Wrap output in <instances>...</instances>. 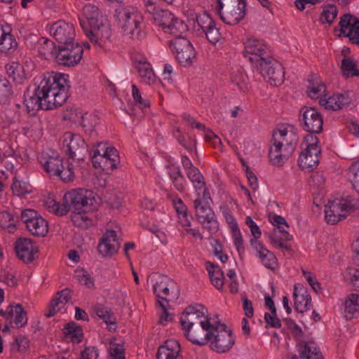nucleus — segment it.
Returning <instances> with one entry per match:
<instances>
[{"instance_id": "37998d69", "label": "nucleus", "mask_w": 359, "mask_h": 359, "mask_svg": "<svg viewBox=\"0 0 359 359\" xmlns=\"http://www.w3.org/2000/svg\"><path fill=\"white\" fill-rule=\"evenodd\" d=\"M65 334L69 335L72 341L75 343H80L83 339V329L75 323H68L65 327Z\"/></svg>"}, {"instance_id": "aec40b11", "label": "nucleus", "mask_w": 359, "mask_h": 359, "mask_svg": "<svg viewBox=\"0 0 359 359\" xmlns=\"http://www.w3.org/2000/svg\"><path fill=\"white\" fill-rule=\"evenodd\" d=\"M50 33L60 45L74 41L75 31L71 23L62 20L56 22L52 25Z\"/></svg>"}, {"instance_id": "c03bdc74", "label": "nucleus", "mask_w": 359, "mask_h": 359, "mask_svg": "<svg viewBox=\"0 0 359 359\" xmlns=\"http://www.w3.org/2000/svg\"><path fill=\"white\" fill-rule=\"evenodd\" d=\"M94 312L107 325H115L116 323V318L111 311L103 306L99 305L94 308Z\"/></svg>"}, {"instance_id": "8fccbe9b", "label": "nucleus", "mask_w": 359, "mask_h": 359, "mask_svg": "<svg viewBox=\"0 0 359 359\" xmlns=\"http://www.w3.org/2000/svg\"><path fill=\"white\" fill-rule=\"evenodd\" d=\"M337 15V8L334 5H327L324 7L320 17L323 23L331 25Z\"/></svg>"}, {"instance_id": "a211bd4d", "label": "nucleus", "mask_w": 359, "mask_h": 359, "mask_svg": "<svg viewBox=\"0 0 359 359\" xmlns=\"http://www.w3.org/2000/svg\"><path fill=\"white\" fill-rule=\"evenodd\" d=\"M215 323L208 320V325L204 326L195 325L184 329V336L193 344L204 346L212 338Z\"/></svg>"}, {"instance_id": "7ed1b4c3", "label": "nucleus", "mask_w": 359, "mask_h": 359, "mask_svg": "<svg viewBox=\"0 0 359 359\" xmlns=\"http://www.w3.org/2000/svg\"><path fill=\"white\" fill-rule=\"evenodd\" d=\"M299 141V136L293 127L274 131L269 157L276 165H282L293 154Z\"/></svg>"}, {"instance_id": "5701e85b", "label": "nucleus", "mask_w": 359, "mask_h": 359, "mask_svg": "<svg viewBox=\"0 0 359 359\" xmlns=\"http://www.w3.org/2000/svg\"><path fill=\"white\" fill-rule=\"evenodd\" d=\"M18 48V42L11 34L8 26L0 25V52L5 54L13 53Z\"/></svg>"}, {"instance_id": "680f3d73", "label": "nucleus", "mask_w": 359, "mask_h": 359, "mask_svg": "<svg viewBox=\"0 0 359 359\" xmlns=\"http://www.w3.org/2000/svg\"><path fill=\"white\" fill-rule=\"evenodd\" d=\"M110 355L112 359H125L124 348L120 344H114L110 348Z\"/></svg>"}, {"instance_id": "ea45409f", "label": "nucleus", "mask_w": 359, "mask_h": 359, "mask_svg": "<svg viewBox=\"0 0 359 359\" xmlns=\"http://www.w3.org/2000/svg\"><path fill=\"white\" fill-rule=\"evenodd\" d=\"M7 75L18 83H23L26 80L23 67L18 62H11L6 66Z\"/></svg>"}, {"instance_id": "58836bf2", "label": "nucleus", "mask_w": 359, "mask_h": 359, "mask_svg": "<svg viewBox=\"0 0 359 359\" xmlns=\"http://www.w3.org/2000/svg\"><path fill=\"white\" fill-rule=\"evenodd\" d=\"M341 70L344 78L359 76L356 61L351 57L345 56L341 60Z\"/></svg>"}, {"instance_id": "b1692460", "label": "nucleus", "mask_w": 359, "mask_h": 359, "mask_svg": "<svg viewBox=\"0 0 359 359\" xmlns=\"http://www.w3.org/2000/svg\"><path fill=\"white\" fill-rule=\"evenodd\" d=\"M71 292L69 288L57 292L56 297L49 304L48 311L46 313V317L54 316L71 299Z\"/></svg>"}, {"instance_id": "a878e982", "label": "nucleus", "mask_w": 359, "mask_h": 359, "mask_svg": "<svg viewBox=\"0 0 359 359\" xmlns=\"http://www.w3.org/2000/svg\"><path fill=\"white\" fill-rule=\"evenodd\" d=\"M297 347L301 359H324L320 349L312 341L299 339Z\"/></svg>"}, {"instance_id": "f257e3e1", "label": "nucleus", "mask_w": 359, "mask_h": 359, "mask_svg": "<svg viewBox=\"0 0 359 359\" xmlns=\"http://www.w3.org/2000/svg\"><path fill=\"white\" fill-rule=\"evenodd\" d=\"M69 86L64 75L47 72L43 75L34 93L25 96L24 103L28 111L48 110L61 106L68 98Z\"/></svg>"}, {"instance_id": "4468645a", "label": "nucleus", "mask_w": 359, "mask_h": 359, "mask_svg": "<svg viewBox=\"0 0 359 359\" xmlns=\"http://www.w3.org/2000/svg\"><path fill=\"white\" fill-rule=\"evenodd\" d=\"M264 79L272 86L281 85L285 79V71L277 60L269 57L256 67Z\"/></svg>"}, {"instance_id": "473e14b6", "label": "nucleus", "mask_w": 359, "mask_h": 359, "mask_svg": "<svg viewBox=\"0 0 359 359\" xmlns=\"http://www.w3.org/2000/svg\"><path fill=\"white\" fill-rule=\"evenodd\" d=\"M205 265L212 284L217 289H222L224 283V276L221 268L210 262H207Z\"/></svg>"}, {"instance_id": "052dcab7", "label": "nucleus", "mask_w": 359, "mask_h": 359, "mask_svg": "<svg viewBox=\"0 0 359 359\" xmlns=\"http://www.w3.org/2000/svg\"><path fill=\"white\" fill-rule=\"evenodd\" d=\"M319 104L327 109L338 110V105L336 104L334 95L329 97H327L326 95L320 97Z\"/></svg>"}, {"instance_id": "f03ea898", "label": "nucleus", "mask_w": 359, "mask_h": 359, "mask_svg": "<svg viewBox=\"0 0 359 359\" xmlns=\"http://www.w3.org/2000/svg\"><path fill=\"white\" fill-rule=\"evenodd\" d=\"M82 12L85 19H80V25L86 35L96 48H104L110 38L111 31L104 23V18L100 9L88 4L83 6Z\"/></svg>"}, {"instance_id": "f8f14e48", "label": "nucleus", "mask_w": 359, "mask_h": 359, "mask_svg": "<svg viewBox=\"0 0 359 359\" xmlns=\"http://www.w3.org/2000/svg\"><path fill=\"white\" fill-rule=\"evenodd\" d=\"M169 46L177 61L184 67L191 65L196 57L191 42L184 37H175L169 41Z\"/></svg>"}, {"instance_id": "de8ad7c7", "label": "nucleus", "mask_w": 359, "mask_h": 359, "mask_svg": "<svg viewBox=\"0 0 359 359\" xmlns=\"http://www.w3.org/2000/svg\"><path fill=\"white\" fill-rule=\"evenodd\" d=\"M175 16L168 11L161 10L158 12L154 17L156 24L165 29L169 26L172 20H174Z\"/></svg>"}, {"instance_id": "20e7f679", "label": "nucleus", "mask_w": 359, "mask_h": 359, "mask_svg": "<svg viewBox=\"0 0 359 359\" xmlns=\"http://www.w3.org/2000/svg\"><path fill=\"white\" fill-rule=\"evenodd\" d=\"M114 18L125 36L140 41L146 39L147 32L143 29L144 18L136 8L120 5L115 9Z\"/></svg>"}, {"instance_id": "412c9836", "label": "nucleus", "mask_w": 359, "mask_h": 359, "mask_svg": "<svg viewBox=\"0 0 359 359\" xmlns=\"http://www.w3.org/2000/svg\"><path fill=\"white\" fill-rule=\"evenodd\" d=\"M15 250L18 257L24 262L29 263L39 252L38 248L32 244L30 238H21L15 242Z\"/></svg>"}, {"instance_id": "603ef678", "label": "nucleus", "mask_w": 359, "mask_h": 359, "mask_svg": "<svg viewBox=\"0 0 359 359\" xmlns=\"http://www.w3.org/2000/svg\"><path fill=\"white\" fill-rule=\"evenodd\" d=\"M325 86L323 83L309 81L307 94L312 99L319 98L320 95L325 93Z\"/></svg>"}, {"instance_id": "a18cd8bd", "label": "nucleus", "mask_w": 359, "mask_h": 359, "mask_svg": "<svg viewBox=\"0 0 359 359\" xmlns=\"http://www.w3.org/2000/svg\"><path fill=\"white\" fill-rule=\"evenodd\" d=\"M187 30V26L183 22L175 17L169 26L164 30L165 32L173 35L175 37H182V34Z\"/></svg>"}, {"instance_id": "3c124183", "label": "nucleus", "mask_w": 359, "mask_h": 359, "mask_svg": "<svg viewBox=\"0 0 359 359\" xmlns=\"http://www.w3.org/2000/svg\"><path fill=\"white\" fill-rule=\"evenodd\" d=\"M205 34L207 40L212 45H216L223 40L222 35L216 24L208 28L203 32Z\"/></svg>"}, {"instance_id": "ddd939ff", "label": "nucleus", "mask_w": 359, "mask_h": 359, "mask_svg": "<svg viewBox=\"0 0 359 359\" xmlns=\"http://www.w3.org/2000/svg\"><path fill=\"white\" fill-rule=\"evenodd\" d=\"M214 334L210 341V348L217 353L229 351L235 343L231 330H227L226 325L216 322L214 328Z\"/></svg>"}, {"instance_id": "bb28decb", "label": "nucleus", "mask_w": 359, "mask_h": 359, "mask_svg": "<svg viewBox=\"0 0 359 359\" xmlns=\"http://www.w3.org/2000/svg\"><path fill=\"white\" fill-rule=\"evenodd\" d=\"M294 306L297 312L303 313L309 309L311 302V297L308 292L302 287L298 290L297 285H294Z\"/></svg>"}, {"instance_id": "dca6fc26", "label": "nucleus", "mask_w": 359, "mask_h": 359, "mask_svg": "<svg viewBox=\"0 0 359 359\" xmlns=\"http://www.w3.org/2000/svg\"><path fill=\"white\" fill-rule=\"evenodd\" d=\"M299 121L306 131L311 133H320L323 131V116L314 107H303L299 111Z\"/></svg>"}, {"instance_id": "9d476101", "label": "nucleus", "mask_w": 359, "mask_h": 359, "mask_svg": "<svg viewBox=\"0 0 359 359\" xmlns=\"http://www.w3.org/2000/svg\"><path fill=\"white\" fill-rule=\"evenodd\" d=\"M61 148L73 160L83 161L88 150L85 140L78 135L65 133L61 142Z\"/></svg>"}, {"instance_id": "0e129e2a", "label": "nucleus", "mask_w": 359, "mask_h": 359, "mask_svg": "<svg viewBox=\"0 0 359 359\" xmlns=\"http://www.w3.org/2000/svg\"><path fill=\"white\" fill-rule=\"evenodd\" d=\"M99 353L95 347H86L81 353V359H98Z\"/></svg>"}, {"instance_id": "cd10ccee", "label": "nucleus", "mask_w": 359, "mask_h": 359, "mask_svg": "<svg viewBox=\"0 0 359 359\" xmlns=\"http://www.w3.org/2000/svg\"><path fill=\"white\" fill-rule=\"evenodd\" d=\"M252 245L256 250L262 264L268 269H273L277 266V259L273 252L265 248L262 244L257 241H252Z\"/></svg>"}, {"instance_id": "2eb2a0df", "label": "nucleus", "mask_w": 359, "mask_h": 359, "mask_svg": "<svg viewBox=\"0 0 359 359\" xmlns=\"http://www.w3.org/2000/svg\"><path fill=\"white\" fill-rule=\"evenodd\" d=\"M244 57L256 68L267 60L269 50L263 41L254 38H249L245 42Z\"/></svg>"}, {"instance_id": "6ab92c4d", "label": "nucleus", "mask_w": 359, "mask_h": 359, "mask_svg": "<svg viewBox=\"0 0 359 359\" xmlns=\"http://www.w3.org/2000/svg\"><path fill=\"white\" fill-rule=\"evenodd\" d=\"M203 309L199 305L198 306H189L184 311L180 318V324L182 330L191 327L195 325L204 326L208 325V320H210L205 315V313L198 308Z\"/></svg>"}, {"instance_id": "c9c22d12", "label": "nucleus", "mask_w": 359, "mask_h": 359, "mask_svg": "<svg viewBox=\"0 0 359 359\" xmlns=\"http://www.w3.org/2000/svg\"><path fill=\"white\" fill-rule=\"evenodd\" d=\"M284 226H285L283 225V229H275L269 234V238L271 240V243L277 248L289 250V246L285 245L283 241H290L292 239V236H290L288 231L284 229Z\"/></svg>"}, {"instance_id": "49530a36", "label": "nucleus", "mask_w": 359, "mask_h": 359, "mask_svg": "<svg viewBox=\"0 0 359 359\" xmlns=\"http://www.w3.org/2000/svg\"><path fill=\"white\" fill-rule=\"evenodd\" d=\"M13 94L12 86L6 78H0V103H7Z\"/></svg>"}, {"instance_id": "f704fd0d", "label": "nucleus", "mask_w": 359, "mask_h": 359, "mask_svg": "<svg viewBox=\"0 0 359 359\" xmlns=\"http://www.w3.org/2000/svg\"><path fill=\"white\" fill-rule=\"evenodd\" d=\"M186 174L187 177L192 182L198 195V193H201V194H205V192L209 193L206 188L204 177L197 168L188 170V171L186 172Z\"/></svg>"}, {"instance_id": "e433bc0d", "label": "nucleus", "mask_w": 359, "mask_h": 359, "mask_svg": "<svg viewBox=\"0 0 359 359\" xmlns=\"http://www.w3.org/2000/svg\"><path fill=\"white\" fill-rule=\"evenodd\" d=\"M136 69L142 82L148 85H152L156 81V76L149 62H139L136 65Z\"/></svg>"}, {"instance_id": "e2e57ef3", "label": "nucleus", "mask_w": 359, "mask_h": 359, "mask_svg": "<svg viewBox=\"0 0 359 359\" xmlns=\"http://www.w3.org/2000/svg\"><path fill=\"white\" fill-rule=\"evenodd\" d=\"M100 240L105 243L107 242V243L120 246V243L117 239L116 233L114 230H107Z\"/></svg>"}, {"instance_id": "bf43d9fd", "label": "nucleus", "mask_w": 359, "mask_h": 359, "mask_svg": "<svg viewBox=\"0 0 359 359\" xmlns=\"http://www.w3.org/2000/svg\"><path fill=\"white\" fill-rule=\"evenodd\" d=\"M334 96L336 104L338 105V110L348 106L352 102V99L348 92L334 94Z\"/></svg>"}, {"instance_id": "0eeeda50", "label": "nucleus", "mask_w": 359, "mask_h": 359, "mask_svg": "<svg viewBox=\"0 0 359 359\" xmlns=\"http://www.w3.org/2000/svg\"><path fill=\"white\" fill-rule=\"evenodd\" d=\"M245 0H217V12L226 24L234 25L245 15Z\"/></svg>"}, {"instance_id": "a19ab883", "label": "nucleus", "mask_w": 359, "mask_h": 359, "mask_svg": "<svg viewBox=\"0 0 359 359\" xmlns=\"http://www.w3.org/2000/svg\"><path fill=\"white\" fill-rule=\"evenodd\" d=\"M345 317L348 320L353 318L355 313L359 312V294H351L344 302Z\"/></svg>"}, {"instance_id": "393cba45", "label": "nucleus", "mask_w": 359, "mask_h": 359, "mask_svg": "<svg viewBox=\"0 0 359 359\" xmlns=\"http://www.w3.org/2000/svg\"><path fill=\"white\" fill-rule=\"evenodd\" d=\"M175 287V284L171 279L165 276L160 275L153 285V290L158 299L168 302L167 297L169 295L170 290H172Z\"/></svg>"}, {"instance_id": "4c0bfd02", "label": "nucleus", "mask_w": 359, "mask_h": 359, "mask_svg": "<svg viewBox=\"0 0 359 359\" xmlns=\"http://www.w3.org/2000/svg\"><path fill=\"white\" fill-rule=\"evenodd\" d=\"M10 320H13L16 327H22L27 323V313L21 304L10 305Z\"/></svg>"}, {"instance_id": "f3484780", "label": "nucleus", "mask_w": 359, "mask_h": 359, "mask_svg": "<svg viewBox=\"0 0 359 359\" xmlns=\"http://www.w3.org/2000/svg\"><path fill=\"white\" fill-rule=\"evenodd\" d=\"M311 140L315 142L309 143L306 149L302 152L299 156L298 163L300 168L306 172L313 170L319 163V154H320V147L318 144L316 137H310Z\"/></svg>"}, {"instance_id": "4be33fe9", "label": "nucleus", "mask_w": 359, "mask_h": 359, "mask_svg": "<svg viewBox=\"0 0 359 359\" xmlns=\"http://www.w3.org/2000/svg\"><path fill=\"white\" fill-rule=\"evenodd\" d=\"M180 345L175 339L166 340L163 345L159 346L157 359H182L180 355Z\"/></svg>"}, {"instance_id": "2f4dec72", "label": "nucleus", "mask_w": 359, "mask_h": 359, "mask_svg": "<svg viewBox=\"0 0 359 359\" xmlns=\"http://www.w3.org/2000/svg\"><path fill=\"white\" fill-rule=\"evenodd\" d=\"M57 48L54 43L46 38H41L38 42L39 53L46 60H54L57 55Z\"/></svg>"}, {"instance_id": "09e8293b", "label": "nucleus", "mask_w": 359, "mask_h": 359, "mask_svg": "<svg viewBox=\"0 0 359 359\" xmlns=\"http://www.w3.org/2000/svg\"><path fill=\"white\" fill-rule=\"evenodd\" d=\"M118 249L119 245L107 243L101 240L97 245V250L103 257H111L118 252Z\"/></svg>"}, {"instance_id": "774afa93", "label": "nucleus", "mask_w": 359, "mask_h": 359, "mask_svg": "<svg viewBox=\"0 0 359 359\" xmlns=\"http://www.w3.org/2000/svg\"><path fill=\"white\" fill-rule=\"evenodd\" d=\"M351 172L353 175V187L359 193V164L354 163L351 168Z\"/></svg>"}, {"instance_id": "39448f33", "label": "nucleus", "mask_w": 359, "mask_h": 359, "mask_svg": "<svg viewBox=\"0 0 359 359\" xmlns=\"http://www.w3.org/2000/svg\"><path fill=\"white\" fill-rule=\"evenodd\" d=\"M41 163L44 170L50 176H55L64 182H72L75 178L73 165L50 149L43 151L41 156Z\"/></svg>"}, {"instance_id": "72a5a7b5", "label": "nucleus", "mask_w": 359, "mask_h": 359, "mask_svg": "<svg viewBox=\"0 0 359 359\" xmlns=\"http://www.w3.org/2000/svg\"><path fill=\"white\" fill-rule=\"evenodd\" d=\"M63 118L65 120H69L73 123H79L86 130H91L93 126H88L85 123L86 117L84 114L76 107H72L67 108L63 114Z\"/></svg>"}, {"instance_id": "c85d7f7f", "label": "nucleus", "mask_w": 359, "mask_h": 359, "mask_svg": "<svg viewBox=\"0 0 359 359\" xmlns=\"http://www.w3.org/2000/svg\"><path fill=\"white\" fill-rule=\"evenodd\" d=\"M101 163L104 169L114 170L120 163L117 150L112 147H106L101 155Z\"/></svg>"}, {"instance_id": "69168bd1", "label": "nucleus", "mask_w": 359, "mask_h": 359, "mask_svg": "<svg viewBox=\"0 0 359 359\" xmlns=\"http://www.w3.org/2000/svg\"><path fill=\"white\" fill-rule=\"evenodd\" d=\"M221 209L222 210V214L225 217L226 221L228 223L231 230L238 228V226L237 222L233 216L232 215L230 210L226 207L221 208Z\"/></svg>"}, {"instance_id": "6e6d98bb", "label": "nucleus", "mask_w": 359, "mask_h": 359, "mask_svg": "<svg viewBox=\"0 0 359 359\" xmlns=\"http://www.w3.org/2000/svg\"><path fill=\"white\" fill-rule=\"evenodd\" d=\"M170 178L172 180V183L175 189L182 192L184 190V177L182 174L180 168H177L172 173L170 174Z\"/></svg>"}, {"instance_id": "338daca9", "label": "nucleus", "mask_w": 359, "mask_h": 359, "mask_svg": "<svg viewBox=\"0 0 359 359\" xmlns=\"http://www.w3.org/2000/svg\"><path fill=\"white\" fill-rule=\"evenodd\" d=\"M39 215L32 209H25L21 212V219L27 225L28 222H31L32 219L36 218Z\"/></svg>"}, {"instance_id": "1a4fd4ad", "label": "nucleus", "mask_w": 359, "mask_h": 359, "mask_svg": "<svg viewBox=\"0 0 359 359\" xmlns=\"http://www.w3.org/2000/svg\"><path fill=\"white\" fill-rule=\"evenodd\" d=\"M358 205V201L351 196L329 201L325 209V220L328 224H335L346 218L347 212L354 210Z\"/></svg>"}, {"instance_id": "4d7b16f0", "label": "nucleus", "mask_w": 359, "mask_h": 359, "mask_svg": "<svg viewBox=\"0 0 359 359\" xmlns=\"http://www.w3.org/2000/svg\"><path fill=\"white\" fill-rule=\"evenodd\" d=\"M11 189L13 193L18 196H23L27 193H29V185L25 182L20 180H14Z\"/></svg>"}, {"instance_id": "5fc2aeb1", "label": "nucleus", "mask_w": 359, "mask_h": 359, "mask_svg": "<svg viewBox=\"0 0 359 359\" xmlns=\"http://www.w3.org/2000/svg\"><path fill=\"white\" fill-rule=\"evenodd\" d=\"M29 346V340L23 335H18L15 337L14 342L11 344L13 351L22 352Z\"/></svg>"}, {"instance_id": "423d86ee", "label": "nucleus", "mask_w": 359, "mask_h": 359, "mask_svg": "<svg viewBox=\"0 0 359 359\" xmlns=\"http://www.w3.org/2000/svg\"><path fill=\"white\" fill-rule=\"evenodd\" d=\"M210 199V193H198V196L194 201V207L197 220L203 228L210 234H215L219 230V223L215 212L208 205V200Z\"/></svg>"}, {"instance_id": "7c9ffc66", "label": "nucleus", "mask_w": 359, "mask_h": 359, "mask_svg": "<svg viewBox=\"0 0 359 359\" xmlns=\"http://www.w3.org/2000/svg\"><path fill=\"white\" fill-rule=\"evenodd\" d=\"M26 227L32 235L38 237L45 236L48 231V222L41 215L28 222Z\"/></svg>"}, {"instance_id": "c756f323", "label": "nucleus", "mask_w": 359, "mask_h": 359, "mask_svg": "<svg viewBox=\"0 0 359 359\" xmlns=\"http://www.w3.org/2000/svg\"><path fill=\"white\" fill-rule=\"evenodd\" d=\"M358 22H359V20L354 15L350 13L344 14L341 18L339 22V25L340 27L339 36L342 35L345 37L350 38L355 30V25H356Z\"/></svg>"}, {"instance_id": "6e6552de", "label": "nucleus", "mask_w": 359, "mask_h": 359, "mask_svg": "<svg viewBox=\"0 0 359 359\" xmlns=\"http://www.w3.org/2000/svg\"><path fill=\"white\" fill-rule=\"evenodd\" d=\"M65 201L70 203L72 212L79 210L93 212L97 209L100 204L93 191L83 189L67 193L65 195Z\"/></svg>"}, {"instance_id": "864d4df0", "label": "nucleus", "mask_w": 359, "mask_h": 359, "mask_svg": "<svg viewBox=\"0 0 359 359\" xmlns=\"http://www.w3.org/2000/svg\"><path fill=\"white\" fill-rule=\"evenodd\" d=\"M198 28L201 29L203 32L208 29L210 27L215 24V21L205 11L202 12L196 22Z\"/></svg>"}, {"instance_id": "13d9d810", "label": "nucleus", "mask_w": 359, "mask_h": 359, "mask_svg": "<svg viewBox=\"0 0 359 359\" xmlns=\"http://www.w3.org/2000/svg\"><path fill=\"white\" fill-rule=\"evenodd\" d=\"M346 278L350 282L355 290L359 291V269L349 268L346 273Z\"/></svg>"}, {"instance_id": "9b49d317", "label": "nucleus", "mask_w": 359, "mask_h": 359, "mask_svg": "<svg viewBox=\"0 0 359 359\" xmlns=\"http://www.w3.org/2000/svg\"><path fill=\"white\" fill-rule=\"evenodd\" d=\"M83 47L77 42H71L65 45H59L55 56V62L66 67H74L82 59Z\"/></svg>"}, {"instance_id": "79ce46f5", "label": "nucleus", "mask_w": 359, "mask_h": 359, "mask_svg": "<svg viewBox=\"0 0 359 359\" xmlns=\"http://www.w3.org/2000/svg\"><path fill=\"white\" fill-rule=\"evenodd\" d=\"M88 212H83L82 210L72 212L71 215V219L73 224L82 229H88L93 225V219L88 216Z\"/></svg>"}]
</instances>
